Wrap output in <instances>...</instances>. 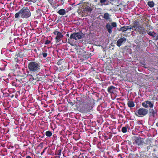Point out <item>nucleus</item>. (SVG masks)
Here are the masks:
<instances>
[{
  "label": "nucleus",
  "mask_w": 158,
  "mask_h": 158,
  "mask_svg": "<svg viewBox=\"0 0 158 158\" xmlns=\"http://www.w3.org/2000/svg\"><path fill=\"white\" fill-rule=\"evenodd\" d=\"M31 15L29 9L27 7H24L15 14V17L16 18L20 16L23 19H27L31 16Z\"/></svg>",
  "instance_id": "obj_1"
},
{
  "label": "nucleus",
  "mask_w": 158,
  "mask_h": 158,
  "mask_svg": "<svg viewBox=\"0 0 158 158\" xmlns=\"http://www.w3.org/2000/svg\"><path fill=\"white\" fill-rule=\"evenodd\" d=\"M85 35L81 32H74L71 33L68 39V42L72 45H73L75 43V40L83 38Z\"/></svg>",
  "instance_id": "obj_2"
},
{
  "label": "nucleus",
  "mask_w": 158,
  "mask_h": 158,
  "mask_svg": "<svg viewBox=\"0 0 158 158\" xmlns=\"http://www.w3.org/2000/svg\"><path fill=\"white\" fill-rule=\"evenodd\" d=\"M82 103L77 106V110L81 113H87L90 112L93 108L92 103L87 102Z\"/></svg>",
  "instance_id": "obj_3"
},
{
  "label": "nucleus",
  "mask_w": 158,
  "mask_h": 158,
  "mask_svg": "<svg viewBox=\"0 0 158 158\" xmlns=\"http://www.w3.org/2000/svg\"><path fill=\"white\" fill-rule=\"evenodd\" d=\"M40 64L38 61H31L28 64L27 68L31 73H36L40 69Z\"/></svg>",
  "instance_id": "obj_4"
},
{
  "label": "nucleus",
  "mask_w": 158,
  "mask_h": 158,
  "mask_svg": "<svg viewBox=\"0 0 158 158\" xmlns=\"http://www.w3.org/2000/svg\"><path fill=\"white\" fill-rule=\"evenodd\" d=\"M148 113V109L141 107L137 110L135 113V115L139 117H143L146 115Z\"/></svg>",
  "instance_id": "obj_5"
},
{
  "label": "nucleus",
  "mask_w": 158,
  "mask_h": 158,
  "mask_svg": "<svg viewBox=\"0 0 158 158\" xmlns=\"http://www.w3.org/2000/svg\"><path fill=\"white\" fill-rule=\"evenodd\" d=\"M53 33L56 35L55 38L56 43L59 42L61 40V38L63 36L61 33L56 30L53 32Z\"/></svg>",
  "instance_id": "obj_6"
},
{
  "label": "nucleus",
  "mask_w": 158,
  "mask_h": 158,
  "mask_svg": "<svg viewBox=\"0 0 158 158\" xmlns=\"http://www.w3.org/2000/svg\"><path fill=\"white\" fill-rule=\"evenodd\" d=\"M154 103L152 102L146 101L143 102L142 103V105L144 108H147L149 107L150 108H152L154 106Z\"/></svg>",
  "instance_id": "obj_7"
},
{
  "label": "nucleus",
  "mask_w": 158,
  "mask_h": 158,
  "mask_svg": "<svg viewBox=\"0 0 158 158\" xmlns=\"http://www.w3.org/2000/svg\"><path fill=\"white\" fill-rule=\"evenodd\" d=\"M135 141L136 144L139 146H141L144 143L146 145L147 144L146 143H144L142 139L139 137H136Z\"/></svg>",
  "instance_id": "obj_8"
},
{
  "label": "nucleus",
  "mask_w": 158,
  "mask_h": 158,
  "mask_svg": "<svg viewBox=\"0 0 158 158\" xmlns=\"http://www.w3.org/2000/svg\"><path fill=\"white\" fill-rule=\"evenodd\" d=\"M136 30L139 32V34H143L146 33L145 29L142 26H138L137 27Z\"/></svg>",
  "instance_id": "obj_9"
},
{
  "label": "nucleus",
  "mask_w": 158,
  "mask_h": 158,
  "mask_svg": "<svg viewBox=\"0 0 158 158\" xmlns=\"http://www.w3.org/2000/svg\"><path fill=\"white\" fill-rule=\"evenodd\" d=\"M126 38L123 37L118 39L117 42V45L118 47H120L122 45V43L123 42H126Z\"/></svg>",
  "instance_id": "obj_10"
},
{
  "label": "nucleus",
  "mask_w": 158,
  "mask_h": 158,
  "mask_svg": "<svg viewBox=\"0 0 158 158\" xmlns=\"http://www.w3.org/2000/svg\"><path fill=\"white\" fill-rule=\"evenodd\" d=\"M139 22L137 21V20H135L133 26H130V29L131 30H136L137 27L138 25H139Z\"/></svg>",
  "instance_id": "obj_11"
},
{
  "label": "nucleus",
  "mask_w": 158,
  "mask_h": 158,
  "mask_svg": "<svg viewBox=\"0 0 158 158\" xmlns=\"http://www.w3.org/2000/svg\"><path fill=\"white\" fill-rule=\"evenodd\" d=\"M77 53L82 56H86V52L81 48L78 49L77 52Z\"/></svg>",
  "instance_id": "obj_12"
},
{
  "label": "nucleus",
  "mask_w": 158,
  "mask_h": 158,
  "mask_svg": "<svg viewBox=\"0 0 158 158\" xmlns=\"http://www.w3.org/2000/svg\"><path fill=\"white\" fill-rule=\"evenodd\" d=\"M27 77L29 78V81L31 84L34 85L36 84V82L35 77H33L32 75H29Z\"/></svg>",
  "instance_id": "obj_13"
},
{
  "label": "nucleus",
  "mask_w": 158,
  "mask_h": 158,
  "mask_svg": "<svg viewBox=\"0 0 158 158\" xmlns=\"http://www.w3.org/2000/svg\"><path fill=\"white\" fill-rule=\"evenodd\" d=\"M64 63H65V64L63 63L59 67V68L61 69V70L63 71H65L68 65L67 63L65 61L64 62Z\"/></svg>",
  "instance_id": "obj_14"
},
{
  "label": "nucleus",
  "mask_w": 158,
  "mask_h": 158,
  "mask_svg": "<svg viewBox=\"0 0 158 158\" xmlns=\"http://www.w3.org/2000/svg\"><path fill=\"white\" fill-rule=\"evenodd\" d=\"M106 27L107 30L108 32L110 34L112 32V29L113 28L112 26L110 25V24L109 23H107L106 24Z\"/></svg>",
  "instance_id": "obj_15"
},
{
  "label": "nucleus",
  "mask_w": 158,
  "mask_h": 158,
  "mask_svg": "<svg viewBox=\"0 0 158 158\" xmlns=\"http://www.w3.org/2000/svg\"><path fill=\"white\" fill-rule=\"evenodd\" d=\"M156 113V110H154L153 109H150L149 113V116L154 117Z\"/></svg>",
  "instance_id": "obj_16"
},
{
  "label": "nucleus",
  "mask_w": 158,
  "mask_h": 158,
  "mask_svg": "<svg viewBox=\"0 0 158 158\" xmlns=\"http://www.w3.org/2000/svg\"><path fill=\"white\" fill-rule=\"evenodd\" d=\"M77 102H76V106L77 107V106L79 105H81L83 104L82 103L84 102H84L82 101V99H81L80 98L78 97L77 98Z\"/></svg>",
  "instance_id": "obj_17"
},
{
  "label": "nucleus",
  "mask_w": 158,
  "mask_h": 158,
  "mask_svg": "<svg viewBox=\"0 0 158 158\" xmlns=\"http://www.w3.org/2000/svg\"><path fill=\"white\" fill-rule=\"evenodd\" d=\"M115 88V87L113 85H111L108 87L107 89V91L110 93H113Z\"/></svg>",
  "instance_id": "obj_18"
},
{
  "label": "nucleus",
  "mask_w": 158,
  "mask_h": 158,
  "mask_svg": "<svg viewBox=\"0 0 158 158\" xmlns=\"http://www.w3.org/2000/svg\"><path fill=\"white\" fill-rule=\"evenodd\" d=\"M147 33L150 36L155 37L156 36V34L154 31H150L149 30H147Z\"/></svg>",
  "instance_id": "obj_19"
},
{
  "label": "nucleus",
  "mask_w": 158,
  "mask_h": 158,
  "mask_svg": "<svg viewBox=\"0 0 158 158\" xmlns=\"http://www.w3.org/2000/svg\"><path fill=\"white\" fill-rule=\"evenodd\" d=\"M65 10L63 9H61L57 12V13L61 15H63L66 13Z\"/></svg>",
  "instance_id": "obj_20"
},
{
  "label": "nucleus",
  "mask_w": 158,
  "mask_h": 158,
  "mask_svg": "<svg viewBox=\"0 0 158 158\" xmlns=\"http://www.w3.org/2000/svg\"><path fill=\"white\" fill-rule=\"evenodd\" d=\"M128 106L130 108H132L135 106V104L133 101H128L127 103Z\"/></svg>",
  "instance_id": "obj_21"
},
{
  "label": "nucleus",
  "mask_w": 158,
  "mask_h": 158,
  "mask_svg": "<svg viewBox=\"0 0 158 158\" xmlns=\"http://www.w3.org/2000/svg\"><path fill=\"white\" fill-rule=\"evenodd\" d=\"M130 26H124L122 27V31L123 32L126 31L127 30L131 31V29H130Z\"/></svg>",
  "instance_id": "obj_22"
},
{
  "label": "nucleus",
  "mask_w": 158,
  "mask_h": 158,
  "mask_svg": "<svg viewBox=\"0 0 158 158\" xmlns=\"http://www.w3.org/2000/svg\"><path fill=\"white\" fill-rule=\"evenodd\" d=\"M103 18L106 20H109L110 19V15L108 13H106L104 14Z\"/></svg>",
  "instance_id": "obj_23"
},
{
  "label": "nucleus",
  "mask_w": 158,
  "mask_h": 158,
  "mask_svg": "<svg viewBox=\"0 0 158 158\" xmlns=\"http://www.w3.org/2000/svg\"><path fill=\"white\" fill-rule=\"evenodd\" d=\"M35 78L36 82L39 81H41L42 80V77L39 75H36V76L35 77Z\"/></svg>",
  "instance_id": "obj_24"
},
{
  "label": "nucleus",
  "mask_w": 158,
  "mask_h": 158,
  "mask_svg": "<svg viewBox=\"0 0 158 158\" xmlns=\"http://www.w3.org/2000/svg\"><path fill=\"white\" fill-rule=\"evenodd\" d=\"M148 5L150 7H152L154 6V3L153 1H148Z\"/></svg>",
  "instance_id": "obj_25"
},
{
  "label": "nucleus",
  "mask_w": 158,
  "mask_h": 158,
  "mask_svg": "<svg viewBox=\"0 0 158 158\" xmlns=\"http://www.w3.org/2000/svg\"><path fill=\"white\" fill-rule=\"evenodd\" d=\"M45 135L47 137H50L52 135V132L49 131H48L45 132Z\"/></svg>",
  "instance_id": "obj_26"
},
{
  "label": "nucleus",
  "mask_w": 158,
  "mask_h": 158,
  "mask_svg": "<svg viewBox=\"0 0 158 158\" xmlns=\"http://www.w3.org/2000/svg\"><path fill=\"white\" fill-rule=\"evenodd\" d=\"M64 61H65L63 59L60 60L57 62V64L59 65H60V66L63 63H64ZM64 64H65V63H64Z\"/></svg>",
  "instance_id": "obj_27"
},
{
  "label": "nucleus",
  "mask_w": 158,
  "mask_h": 158,
  "mask_svg": "<svg viewBox=\"0 0 158 158\" xmlns=\"http://www.w3.org/2000/svg\"><path fill=\"white\" fill-rule=\"evenodd\" d=\"M85 11H88V12H91L92 9V8L89 6H86L85 7Z\"/></svg>",
  "instance_id": "obj_28"
},
{
  "label": "nucleus",
  "mask_w": 158,
  "mask_h": 158,
  "mask_svg": "<svg viewBox=\"0 0 158 158\" xmlns=\"http://www.w3.org/2000/svg\"><path fill=\"white\" fill-rule=\"evenodd\" d=\"M62 150V148H60L59 150H58L57 151V153H56V155H58L59 156H60L61 155V151Z\"/></svg>",
  "instance_id": "obj_29"
},
{
  "label": "nucleus",
  "mask_w": 158,
  "mask_h": 158,
  "mask_svg": "<svg viewBox=\"0 0 158 158\" xmlns=\"http://www.w3.org/2000/svg\"><path fill=\"white\" fill-rule=\"evenodd\" d=\"M107 0H100V2L102 4V5H106L107 4L106 3Z\"/></svg>",
  "instance_id": "obj_30"
},
{
  "label": "nucleus",
  "mask_w": 158,
  "mask_h": 158,
  "mask_svg": "<svg viewBox=\"0 0 158 158\" xmlns=\"http://www.w3.org/2000/svg\"><path fill=\"white\" fill-rule=\"evenodd\" d=\"M111 25L112 26V28H113V27H115L117 26V23L115 22L111 23Z\"/></svg>",
  "instance_id": "obj_31"
},
{
  "label": "nucleus",
  "mask_w": 158,
  "mask_h": 158,
  "mask_svg": "<svg viewBox=\"0 0 158 158\" xmlns=\"http://www.w3.org/2000/svg\"><path fill=\"white\" fill-rule=\"evenodd\" d=\"M121 130L123 133H126L127 131V128L126 127H123Z\"/></svg>",
  "instance_id": "obj_32"
},
{
  "label": "nucleus",
  "mask_w": 158,
  "mask_h": 158,
  "mask_svg": "<svg viewBox=\"0 0 158 158\" xmlns=\"http://www.w3.org/2000/svg\"><path fill=\"white\" fill-rule=\"evenodd\" d=\"M16 81H18L20 82V83H21V82H23V79H25L24 78H23V79L22 78H20V79H17L16 78Z\"/></svg>",
  "instance_id": "obj_33"
},
{
  "label": "nucleus",
  "mask_w": 158,
  "mask_h": 158,
  "mask_svg": "<svg viewBox=\"0 0 158 158\" xmlns=\"http://www.w3.org/2000/svg\"><path fill=\"white\" fill-rule=\"evenodd\" d=\"M42 54L44 58H46L48 55L47 53H42Z\"/></svg>",
  "instance_id": "obj_34"
},
{
  "label": "nucleus",
  "mask_w": 158,
  "mask_h": 158,
  "mask_svg": "<svg viewBox=\"0 0 158 158\" xmlns=\"http://www.w3.org/2000/svg\"><path fill=\"white\" fill-rule=\"evenodd\" d=\"M51 42L50 41L48 40H47L45 41L44 44L46 45L49 44Z\"/></svg>",
  "instance_id": "obj_35"
},
{
  "label": "nucleus",
  "mask_w": 158,
  "mask_h": 158,
  "mask_svg": "<svg viewBox=\"0 0 158 158\" xmlns=\"http://www.w3.org/2000/svg\"><path fill=\"white\" fill-rule=\"evenodd\" d=\"M36 12L37 13H39V14L40 15L41 14V12L42 11V10L40 9H38L36 10Z\"/></svg>",
  "instance_id": "obj_36"
},
{
  "label": "nucleus",
  "mask_w": 158,
  "mask_h": 158,
  "mask_svg": "<svg viewBox=\"0 0 158 158\" xmlns=\"http://www.w3.org/2000/svg\"><path fill=\"white\" fill-rule=\"evenodd\" d=\"M109 136L108 137V138L107 139H111L112 137V135L110 133H109L108 135Z\"/></svg>",
  "instance_id": "obj_37"
},
{
  "label": "nucleus",
  "mask_w": 158,
  "mask_h": 158,
  "mask_svg": "<svg viewBox=\"0 0 158 158\" xmlns=\"http://www.w3.org/2000/svg\"><path fill=\"white\" fill-rule=\"evenodd\" d=\"M20 54H21V53L20 52H18V53L16 52V53L15 56H17L18 57H21L22 56H21Z\"/></svg>",
  "instance_id": "obj_38"
},
{
  "label": "nucleus",
  "mask_w": 158,
  "mask_h": 158,
  "mask_svg": "<svg viewBox=\"0 0 158 158\" xmlns=\"http://www.w3.org/2000/svg\"><path fill=\"white\" fill-rule=\"evenodd\" d=\"M26 1H28V2H36V0H24Z\"/></svg>",
  "instance_id": "obj_39"
},
{
  "label": "nucleus",
  "mask_w": 158,
  "mask_h": 158,
  "mask_svg": "<svg viewBox=\"0 0 158 158\" xmlns=\"http://www.w3.org/2000/svg\"><path fill=\"white\" fill-rule=\"evenodd\" d=\"M68 103L70 105L72 106H73L75 104L74 103H73V102H68Z\"/></svg>",
  "instance_id": "obj_40"
},
{
  "label": "nucleus",
  "mask_w": 158,
  "mask_h": 158,
  "mask_svg": "<svg viewBox=\"0 0 158 158\" xmlns=\"http://www.w3.org/2000/svg\"><path fill=\"white\" fill-rule=\"evenodd\" d=\"M153 158H158V157L155 154H154V155H153Z\"/></svg>",
  "instance_id": "obj_41"
},
{
  "label": "nucleus",
  "mask_w": 158,
  "mask_h": 158,
  "mask_svg": "<svg viewBox=\"0 0 158 158\" xmlns=\"http://www.w3.org/2000/svg\"><path fill=\"white\" fill-rule=\"evenodd\" d=\"M122 27L120 28L119 29L118 28V30L119 31H122Z\"/></svg>",
  "instance_id": "obj_42"
},
{
  "label": "nucleus",
  "mask_w": 158,
  "mask_h": 158,
  "mask_svg": "<svg viewBox=\"0 0 158 158\" xmlns=\"http://www.w3.org/2000/svg\"><path fill=\"white\" fill-rule=\"evenodd\" d=\"M69 36V33H67L66 34V36H67L68 37H69L68 38H69V37H70V36Z\"/></svg>",
  "instance_id": "obj_43"
},
{
  "label": "nucleus",
  "mask_w": 158,
  "mask_h": 158,
  "mask_svg": "<svg viewBox=\"0 0 158 158\" xmlns=\"http://www.w3.org/2000/svg\"><path fill=\"white\" fill-rule=\"evenodd\" d=\"M53 138H54V140L55 139L56 137V135H53Z\"/></svg>",
  "instance_id": "obj_44"
},
{
  "label": "nucleus",
  "mask_w": 158,
  "mask_h": 158,
  "mask_svg": "<svg viewBox=\"0 0 158 158\" xmlns=\"http://www.w3.org/2000/svg\"><path fill=\"white\" fill-rule=\"evenodd\" d=\"M45 149H44V150H43V152H42L41 153V155H42L43 153L44 152H45Z\"/></svg>",
  "instance_id": "obj_45"
},
{
  "label": "nucleus",
  "mask_w": 158,
  "mask_h": 158,
  "mask_svg": "<svg viewBox=\"0 0 158 158\" xmlns=\"http://www.w3.org/2000/svg\"><path fill=\"white\" fill-rule=\"evenodd\" d=\"M108 137L107 136H105V139H106V140H107L108 139H107L108 138Z\"/></svg>",
  "instance_id": "obj_46"
},
{
  "label": "nucleus",
  "mask_w": 158,
  "mask_h": 158,
  "mask_svg": "<svg viewBox=\"0 0 158 158\" xmlns=\"http://www.w3.org/2000/svg\"><path fill=\"white\" fill-rule=\"evenodd\" d=\"M26 158H31L30 156H28L26 157Z\"/></svg>",
  "instance_id": "obj_47"
},
{
  "label": "nucleus",
  "mask_w": 158,
  "mask_h": 158,
  "mask_svg": "<svg viewBox=\"0 0 158 158\" xmlns=\"http://www.w3.org/2000/svg\"><path fill=\"white\" fill-rule=\"evenodd\" d=\"M150 148V146H148L147 147V149L148 150Z\"/></svg>",
  "instance_id": "obj_48"
},
{
  "label": "nucleus",
  "mask_w": 158,
  "mask_h": 158,
  "mask_svg": "<svg viewBox=\"0 0 158 158\" xmlns=\"http://www.w3.org/2000/svg\"><path fill=\"white\" fill-rule=\"evenodd\" d=\"M156 40H158V35L156 37Z\"/></svg>",
  "instance_id": "obj_49"
},
{
  "label": "nucleus",
  "mask_w": 158,
  "mask_h": 158,
  "mask_svg": "<svg viewBox=\"0 0 158 158\" xmlns=\"http://www.w3.org/2000/svg\"><path fill=\"white\" fill-rule=\"evenodd\" d=\"M156 125L158 127V122L156 123Z\"/></svg>",
  "instance_id": "obj_50"
},
{
  "label": "nucleus",
  "mask_w": 158,
  "mask_h": 158,
  "mask_svg": "<svg viewBox=\"0 0 158 158\" xmlns=\"http://www.w3.org/2000/svg\"><path fill=\"white\" fill-rule=\"evenodd\" d=\"M83 41H85V40H84V39H83Z\"/></svg>",
  "instance_id": "obj_51"
},
{
  "label": "nucleus",
  "mask_w": 158,
  "mask_h": 158,
  "mask_svg": "<svg viewBox=\"0 0 158 158\" xmlns=\"http://www.w3.org/2000/svg\"><path fill=\"white\" fill-rule=\"evenodd\" d=\"M42 143H40V145H41V144H42Z\"/></svg>",
  "instance_id": "obj_52"
}]
</instances>
